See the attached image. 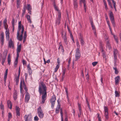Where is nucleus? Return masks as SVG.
<instances>
[{
	"instance_id": "obj_55",
	"label": "nucleus",
	"mask_w": 121,
	"mask_h": 121,
	"mask_svg": "<svg viewBox=\"0 0 121 121\" xmlns=\"http://www.w3.org/2000/svg\"><path fill=\"white\" fill-rule=\"evenodd\" d=\"M111 22L113 26L114 27H115V24L114 21H111Z\"/></svg>"
},
{
	"instance_id": "obj_20",
	"label": "nucleus",
	"mask_w": 121,
	"mask_h": 121,
	"mask_svg": "<svg viewBox=\"0 0 121 121\" xmlns=\"http://www.w3.org/2000/svg\"><path fill=\"white\" fill-rule=\"evenodd\" d=\"M27 69L29 71V75H31L32 73V70L31 68L30 64H28L27 65Z\"/></svg>"
},
{
	"instance_id": "obj_31",
	"label": "nucleus",
	"mask_w": 121,
	"mask_h": 121,
	"mask_svg": "<svg viewBox=\"0 0 121 121\" xmlns=\"http://www.w3.org/2000/svg\"><path fill=\"white\" fill-rule=\"evenodd\" d=\"M113 69L115 70V73L116 74H117L118 73V71L117 69V67H114L113 68Z\"/></svg>"
},
{
	"instance_id": "obj_14",
	"label": "nucleus",
	"mask_w": 121,
	"mask_h": 121,
	"mask_svg": "<svg viewBox=\"0 0 121 121\" xmlns=\"http://www.w3.org/2000/svg\"><path fill=\"white\" fill-rule=\"evenodd\" d=\"M16 115L17 117H18L20 116V109L19 107L16 106Z\"/></svg>"
},
{
	"instance_id": "obj_10",
	"label": "nucleus",
	"mask_w": 121,
	"mask_h": 121,
	"mask_svg": "<svg viewBox=\"0 0 121 121\" xmlns=\"http://www.w3.org/2000/svg\"><path fill=\"white\" fill-rule=\"evenodd\" d=\"M61 14H58V17L56 21V23L57 25H59L60 23L61 20Z\"/></svg>"
},
{
	"instance_id": "obj_18",
	"label": "nucleus",
	"mask_w": 121,
	"mask_h": 121,
	"mask_svg": "<svg viewBox=\"0 0 121 121\" xmlns=\"http://www.w3.org/2000/svg\"><path fill=\"white\" fill-rule=\"evenodd\" d=\"M120 79V77L119 76H117L116 77L115 80V84L116 85L118 84L119 82Z\"/></svg>"
},
{
	"instance_id": "obj_25",
	"label": "nucleus",
	"mask_w": 121,
	"mask_h": 121,
	"mask_svg": "<svg viewBox=\"0 0 121 121\" xmlns=\"http://www.w3.org/2000/svg\"><path fill=\"white\" fill-rule=\"evenodd\" d=\"M18 57H17H17L16 58L14 62V65L15 69L16 68V66L18 64Z\"/></svg>"
},
{
	"instance_id": "obj_52",
	"label": "nucleus",
	"mask_w": 121,
	"mask_h": 121,
	"mask_svg": "<svg viewBox=\"0 0 121 121\" xmlns=\"http://www.w3.org/2000/svg\"><path fill=\"white\" fill-rule=\"evenodd\" d=\"M27 37V33L26 32V31H25L24 33V35L23 36V38L26 39Z\"/></svg>"
},
{
	"instance_id": "obj_30",
	"label": "nucleus",
	"mask_w": 121,
	"mask_h": 121,
	"mask_svg": "<svg viewBox=\"0 0 121 121\" xmlns=\"http://www.w3.org/2000/svg\"><path fill=\"white\" fill-rule=\"evenodd\" d=\"M23 86L24 87V89L25 90V91H26V92L27 93V91L28 89L27 88L26 86L25 85V84L24 82H23Z\"/></svg>"
},
{
	"instance_id": "obj_46",
	"label": "nucleus",
	"mask_w": 121,
	"mask_h": 121,
	"mask_svg": "<svg viewBox=\"0 0 121 121\" xmlns=\"http://www.w3.org/2000/svg\"><path fill=\"white\" fill-rule=\"evenodd\" d=\"M15 19L13 18H12V26H14V23H15Z\"/></svg>"
},
{
	"instance_id": "obj_42",
	"label": "nucleus",
	"mask_w": 121,
	"mask_h": 121,
	"mask_svg": "<svg viewBox=\"0 0 121 121\" xmlns=\"http://www.w3.org/2000/svg\"><path fill=\"white\" fill-rule=\"evenodd\" d=\"M81 2H82L84 4L83 6L85 12L86 11V6L85 3V0L83 1H80Z\"/></svg>"
},
{
	"instance_id": "obj_35",
	"label": "nucleus",
	"mask_w": 121,
	"mask_h": 121,
	"mask_svg": "<svg viewBox=\"0 0 121 121\" xmlns=\"http://www.w3.org/2000/svg\"><path fill=\"white\" fill-rule=\"evenodd\" d=\"M74 9H77L78 6L77 3H73Z\"/></svg>"
},
{
	"instance_id": "obj_34",
	"label": "nucleus",
	"mask_w": 121,
	"mask_h": 121,
	"mask_svg": "<svg viewBox=\"0 0 121 121\" xmlns=\"http://www.w3.org/2000/svg\"><path fill=\"white\" fill-rule=\"evenodd\" d=\"M104 5L105 6V9L106 10H107L108 9V8L107 7V4H106V1L105 0H104Z\"/></svg>"
},
{
	"instance_id": "obj_9",
	"label": "nucleus",
	"mask_w": 121,
	"mask_h": 121,
	"mask_svg": "<svg viewBox=\"0 0 121 121\" xmlns=\"http://www.w3.org/2000/svg\"><path fill=\"white\" fill-rule=\"evenodd\" d=\"M8 42V47L11 48L12 47L14 48V43L11 38L9 39Z\"/></svg>"
},
{
	"instance_id": "obj_26",
	"label": "nucleus",
	"mask_w": 121,
	"mask_h": 121,
	"mask_svg": "<svg viewBox=\"0 0 121 121\" xmlns=\"http://www.w3.org/2000/svg\"><path fill=\"white\" fill-rule=\"evenodd\" d=\"M26 17L27 18L28 21L31 24L32 22L30 19V16L29 15H26Z\"/></svg>"
},
{
	"instance_id": "obj_45",
	"label": "nucleus",
	"mask_w": 121,
	"mask_h": 121,
	"mask_svg": "<svg viewBox=\"0 0 121 121\" xmlns=\"http://www.w3.org/2000/svg\"><path fill=\"white\" fill-rule=\"evenodd\" d=\"M28 115H25L24 116V118L25 121H27L28 118Z\"/></svg>"
},
{
	"instance_id": "obj_64",
	"label": "nucleus",
	"mask_w": 121,
	"mask_h": 121,
	"mask_svg": "<svg viewBox=\"0 0 121 121\" xmlns=\"http://www.w3.org/2000/svg\"><path fill=\"white\" fill-rule=\"evenodd\" d=\"M107 21V23L108 24V26H110V23H109V22L108 21V20H107V21Z\"/></svg>"
},
{
	"instance_id": "obj_47",
	"label": "nucleus",
	"mask_w": 121,
	"mask_h": 121,
	"mask_svg": "<svg viewBox=\"0 0 121 121\" xmlns=\"http://www.w3.org/2000/svg\"><path fill=\"white\" fill-rule=\"evenodd\" d=\"M60 49L61 51H64V49L62 46L61 44L60 43Z\"/></svg>"
},
{
	"instance_id": "obj_33",
	"label": "nucleus",
	"mask_w": 121,
	"mask_h": 121,
	"mask_svg": "<svg viewBox=\"0 0 121 121\" xmlns=\"http://www.w3.org/2000/svg\"><path fill=\"white\" fill-rule=\"evenodd\" d=\"M12 117V115L11 112H9L8 113V120H10Z\"/></svg>"
},
{
	"instance_id": "obj_41",
	"label": "nucleus",
	"mask_w": 121,
	"mask_h": 121,
	"mask_svg": "<svg viewBox=\"0 0 121 121\" xmlns=\"http://www.w3.org/2000/svg\"><path fill=\"white\" fill-rule=\"evenodd\" d=\"M27 9L28 11H31V7L30 4H28L27 5Z\"/></svg>"
},
{
	"instance_id": "obj_21",
	"label": "nucleus",
	"mask_w": 121,
	"mask_h": 121,
	"mask_svg": "<svg viewBox=\"0 0 121 121\" xmlns=\"http://www.w3.org/2000/svg\"><path fill=\"white\" fill-rule=\"evenodd\" d=\"M13 97L14 100H15L17 97V92L16 90L14 91L13 93Z\"/></svg>"
},
{
	"instance_id": "obj_22",
	"label": "nucleus",
	"mask_w": 121,
	"mask_h": 121,
	"mask_svg": "<svg viewBox=\"0 0 121 121\" xmlns=\"http://www.w3.org/2000/svg\"><path fill=\"white\" fill-rule=\"evenodd\" d=\"M7 18H6L4 19L3 22V24L5 29L8 28V26L7 23Z\"/></svg>"
},
{
	"instance_id": "obj_50",
	"label": "nucleus",
	"mask_w": 121,
	"mask_h": 121,
	"mask_svg": "<svg viewBox=\"0 0 121 121\" xmlns=\"http://www.w3.org/2000/svg\"><path fill=\"white\" fill-rule=\"evenodd\" d=\"M5 60V58H3L2 60V65H4V64Z\"/></svg>"
},
{
	"instance_id": "obj_36",
	"label": "nucleus",
	"mask_w": 121,
	"mask_h": 121,
	"mask_svg": "<svg viewBox=\"0 0 121 121\" xmlns=\"http://www.w3.org/2000/svg\"><path fill=\"white\" fill-rule=\"evenodd\" d=\"M115 96L116 97H119L120 96V94L117 91V90H116L115 91Z\"/></svg>"
},
{
	"instance_id": "obj_17",
	"label": "nucleus",
	"mask_w": 121,
	"mask_h": 121,
	"mask_svg": "<svg viewBox=\"0 0 121 121\" xmlns=\"http://www.w3.org/2000/svg\"><path fill=\"white\" fill-rule=\"evenodd\" d=\"M53 4L55 10L58 12V14H61L60 11L59 10L58 8L56 6L55 2H54Z\"/></svg>"
},
{
	"instance_id": "obj_12",
	"label": "nucleus",
	"mask_w": 121,
	"mask_h": 121,
	"mask_svg": "<svg viewBox=\"0 0 121 121\" xmlns=\"http://www.w3.org/2000/svg\"><path fill=\"white\" fill-rule=\"evenodd\" d=\"M30 96L29 94L27 92L26 95L25 97V102L26 103L28 102L29 101L30 99Z\"/></svg>"
},
{
	"instance_id": "obj_15",
	"label": "nucleus",
	"mask_w": 121,
	"mask_h": 121,
	"mask_svg": "<svg viewBox=\"0 0 121 121\" xmlns=\"http://www.w3.org/2000/svg\"><path fill=\"white\" fill-rule=\"evenodd\" d=\"M79 39H80L81 45L82 46L83 45L84 43V41L83 38L81 34L80 35Z\"/></svg>"
},
{
	"instance_id": "obj_58",
	"label": "nucleus",
	"mask_w": 121,
	"mask_h": 121,
	"mask_svg": "<svg viewBox=\"0 0 121 121\" xmlns=\"http://www.w3.org/2000/svg\"><path fill=\"white\" fill-rule=\"evenodd\" d=\"M26 10L25 9V8L23 10V13L22 14V16H24V15L25 13Z\"/></svg>"
},
{
	"instance_id": "obj_63",
	"label": "nucleus",
	"mask_w": 121,
	"mask_h": 121,
	"mask_svg": "<svg viewBox=\"0 0 121 121\" xmlns=\"http://www.w3.org/2000/svg\"><path fill=\"white\" fill-rule=\"evenodd\" d=\"M28 76V74L26 73H25V77L26 80Z\"/></svg>"
},
{
	"instance_id": "obj_11",
	"label": "nucleus",
	"mask_w": 121,
	"mask_h": 121,
	"mask_svg": "<svg viewBox=\"0 0 121 121\" xmlns=\"http://www.w3.org/2000/svg\"><path fill=\"white\" fill-rule=\"evenodd\" d=\"M61 37L64 40H67L66 33L65 32L62 31L61 33Z\"/></svg>"
},
{
	"instance_id": "obj_49",
	"label": "nucleus",
	"mask_w": 121,
	"mask_h": 121,
	"mask_svg": "<svg viewBox=\"0 0 121 121\" xmlns=\"http://www.w3.org/2000/svg\"><path fill=\"white\" fill-rule=\"evenodd\" d=\"M19 80V78H16L15 81L16 82L17 84V85L18 83Z\"/></svg>"
},
{
	"instance_id": "obj_24",
	"label": "nucleus",
	"mask_w": 121,
	"mask_h": 121,
	"mask_svg": "<svg viewBox=\"0 0 121 121\" xmlns=\"http://www.w3.org/2000/svg\"><path fill=\"white\" fill-rule=\"evenodd\" d=\"M7 105L9 108L11 109L12 108V104L10 100H8L7 102Z\"/></svg>"
},
{
	"instance_id": "obj_62",
	"label": "nucleus",
	"mask_w": 121,
	"mask_h": 121,
	"mask_svg": "<svg viewBox=\"0 0 121 121\" xmlns=\"http://www.w3.org/2000/svg\"><path fill=\"white\" fill-rule=\"evenodd\" d=\"M62 74H65L66 72V70L65 69H64L62 70Z\"/></svg>"
},
{
	"instance_id": "obj_32",
	"label": "nucleus",
	"mask_w": 121,
	"mask_h": 121,
	"mask_svg": "<svg viewBox=\"0 0 121 121\" xmlns=\"http://www.w3.org/2000/svg\"><path fill=\"white\" fill-rule=\"evenodd\" d=\"M60 106L59 105L58 107H57L56 109L55 112L57 114L59 113V109L60 107Z\"/></svg>"
},
{
	"instance_id": "obj_2",
	"label": "nucleus",
	"mask_w": 121,
	"mask_h": 121,
	"mask_svg": "<svg viewBox=\"0 0 121 121\" xmlns=\"http://www.w3.org/2000/svg\"><path fill=\"white\" fill-rule=\"evenodd\" d=\"M24 30L23 25L22 26L21 22L19 21L18 23V27L17 34V38L20 41L22 40V35Z\"/></svg>"
},
{
	"instance_id": "obj_40",
	"label": "nucleus",
	"mask_w": 121,
	"mask_h": 121,
	"mask_svg": "<svg viewBox=\"0 0 121 121\" xmlns=\"http://www.w3.org/2000/svg\"><path fill=\"white\" fill-rule=\"evenodd\" d=\"M113 37L115 40L116 42L117 43H118V38L115 35H114Z\"/></svg>"
},
{
	"instance_id": "obj_23",
	"label": "nucleus",
	"mask_w": 121,
	"mask_h": 121,
	"mask_svg": "<svg viewBox=\"0 0 121 121\" xmlns=\"http://www.w3.org/2000/svg\"><path fill=\"white\" fill-rule=\"evenodd\" d=\"M106 44L107 48H108L109 50L111 49V47L110 45L109 40H107L106 41Z\"/></svg>"
},
{
	"instance_id": "obj_44",
	"label": "nucleus",
	"mask_w": 121,
	"mask_h": 121,
	"mask_svg": "<svg viewBox=\"0 0 121 121\" xmlns=\"http://www.w3.org/2000/svg\"><path fill=\"white\" fill-rule=\"evenodd\" d=\"M108 2V3L110 7L111 8H113V7L112 6V4L110 0H107Z\"/></svg>"
},
{
	"instance_id": "obj_8",
	"label": "nucleus",
	"mask_w": 121,
	"mask_h": 121,
	"mask_svg": "<svg viewBox=\"0 0 121 121\" xmlns=\"http://www.w3.org/2000/svg\"><path fill=\"white\" fill-rule=\"evenodd\" d=\"M0 43L1 46H2L4 43V33L3 32L1 33L0 35Z\"/></svg>"
},
{
	"instance_id": "obj_56",
	"label": "nucleus",
	"mask_w": 121,
	"mask_h": 121,
	"mask_svg": "<svg viewBox=\"0 0 121 121\" xmlns=\"http://www.w3.org/2000/svg\"><path fill=\"white\" fill-rule=\"evenodd\" d=\"M97 62H94L92 63V64L94 66L97 64Z\"/></svg>"
},
{
	"instance_id": "obj_28",
	"label": "nucleus",
	"mask_w": 121,
	"mask_h": 121,
	"mask_svg": "<svg viewBox=\"0 0 121 121\" xmlns=\"http://www.w3.org/2000/svg\"><path fill=\"white\" fill-rule=\"evenodd\" d=\"M60 113L61 118V121H63V115L62 114V109L61 108L60 109Z\"/></svg>"
},
{
	"instance_id": "obj_5",
	"label": "nucleus",
	"mask_w": 121,
	"mask_h": 121,
	"mask_svg": "<svg viewBox=\"0 0 121 121\" xmlns=\"http://www.w3.org/2000/svg\"><path fill=\"white\" fill-rule=\"evenodd\" d=\"M56 100V96L54 95L52 96L50 100V102L51 104V107L52 108H54Z\"/></svg>"
},
{
	"instance_id": "obj_19",
	"label": "nucleus",
	"mask_w": 121,
	"mask_h": 121,
	"mask_svg": "<svg viewBox=\"0 0 121 121\" xmlns=\"http://www.w3.org/2000/svg\"><path fill=\"white\" fill-rule=\"evenodd\" d=\"M109 16L111 21H114V18L113 13L111 12L109 14Z\"/></svg>"
},
{
	"instance_id": "obj_6",
	"label": "nucleus",
	"mask_w": 121,
	"mask_h": 121,
	"mask_svg": "<svg viewBox=\"0 0 121 121\" xmlns=\"http://www.w3.org/2000/svg\"><path fill=\"white\" fill-rule=\"evenodd\" d=\"M104 115L106 119L108 120V108L107 106H104Z\"/></svg>"
},
{
	"instance_id": "obj_3",
	"label": "nucleus",
	"mask_w": 121,
	"mask_h": 121,
	"mask_svg": "<svg viewBox=\"0 0 121 121\" xmlns=\"http://www.w3.org/2000/svg\"><path fill=\"white\" fill-rule=\"evenodd\" d=\"M37 113L38 116L40 118H43L44 114L40 106L38 108Z\"/></svg>"
},
{
	"instance_id": "obj_59",
	"label": "nucleus",
	"mask_w": 121,
	"mask_h": 121,
	"mask_svg": "<svg viewBox=\"0 0 121 121\" xmlns=\"http://www.w3.org/2000/svg\"><path fill=\"white\" fill-rule=\"evenodd\" d=\"M113 7H114V8L115 9V11H116L117 9H116V7L115 6L116 3L113 4Z\"/></svg>"
},
{
	"instance_id": "obj_53",
	"label": "nucleus",
	"mask_w": 121,
	"mask_h": 121,
	"mask_svg": "<svg viewBox=\"0 0 121 121\" xmlns=\"http://www.w3.org/2000/svg\"><path fill=\"white\" fill-rule=\"evenodd\" d=\"M34 120L35 121H38L39 120V118L37 116H36L34 118Z\"/></svg>"
},
{
	"instance_id": "obj_4",
	"label": "nucleus",
	"mask_w": 121,
	"mask_h": 121,
	"mask_svg": "<svg viewBox=\"0 0 121 121\" xmlns=\"http://www.w3.org/2000/svg\"><path fill=\"white\" fill-rule=\"evenodd\" d=\"M81 53L80 51L78 48H77L76 50L75 53V61H77L80 57Z\"/></svg>"
},
{
	"instance_id": "obj_48",
	"label": "nucleus",
	"mask_w": 121,
	"mask_h": 121,
	"mask_svg": "<svg viewBox=\"0 0 121 121\" xmlns=\"http://www.w3.org/2000/svg\"><path fill=\"white\" fill-rule=\"evenodd\" d=\"M114 65L115 67H116L117 66L116 63L117 62V59H114Z\"/></svg>"
},
{
	"instance_id": "obj_37",
	"label": "nucleus",
	"mask_w": 121,
	"mask_h": 121,
	"mask_svg": "<svg viewBox=\"0 0 121 121\" xmlns=\"http://www.w3.org/2000/svg\"><path fill=\"white\" fill-rule=\"evenodd\" d=\"M91 25L92 28V30L94 31H95V26L94 25V23H92L91 24Z\"/></svg>"
},
{
	"instance_id": "obj_43",
	"label": "nucleus",
	"mask_w": 121,
	"mask_h": 121,
	"mask_svg": "<svg viewBox=\"0 0 121 121\" xmlns=\"http://www.w3.org/2000/svg\"><path fill=\"white\" fill-rule=\"evenodd\" d=\"M76 45L77 47V48H78V49H79V48H80V45L78 40H77L76 41Z\"/></svg>"
},
{
	"instance_id": "obj_39",
	"label": "nucleus",
	"mask_w": 121,
	"mask_h": 121,
	"mask_svg": "<svg viewBox=\"0 0 121 121\" xmlns=\"http://www.w3.org/2000/svg\"><path fill=\"white\" fill-rule=\"evenodd\" d=\"M60 65H57L56 66L55 69V72H56L57 71Z\"/></svg>"
},
{
	"instance_id": "obj_54",
	"label": "nucleus",
	"mask_w": 121,
	"mask_h": 121,
	"mask_svg": "<svg viewBox=\"0 0 121 121\" xmlns=\"http://www.w3.org/2000/svg\"><path fill=\"white\" fill-rule=\"evenodd\" d=\"M89 20L90 22V23L91 24L93 23L92 19L91 17H90L89 18Z\"/></svg>"
},
{
	"instance_id": "obj_27",
	"label": "nucleus",
	"mask_w": 121,
	"mask_h": 121,
	"mask_svg": "<svg viewBox=\"0 0 121 121\" xmlns=\"http://www.w3.org/2000/svg\"><path fill=\"white\" fill-rule=\"evenodd\" d=\"M11 57L9 54L8 55V63L9 65H10L11 63Z\"/></svg>"
},
{
	"instance_id": "obj_29",
	"label": "nucleus",
	"mask_w": 121,
	"mask_h": 121,
	"mask_svg": "<svg viewBox=\"0 0 121 121\" xmlns=\"http://www.w3.org/2000/svg\"><path fill=\"white\" fill-rule=\"evenodd\" d=\"M20 0H17V8L19 7V5L20 3Z\"/></svg>"
},
{
	"instance_id": "obj_16",
	"label": "nucleus",
	"mask_w": 121,
	"mask_h": 121,
	"mask_svg": "<svg viewBox=\"0 0 121 121\" xmlns=\"http://www.w3.org/2000/svg\"><path fill=\"white\" fill-rule=\"evenodd\" d=\"M21 49V44L18 45L17 48V57L19 56V53L20 52Z\"/></svg>"
},
{
	"instance_id": "obj_57",
	"label": "nucleus",
	"mask_w": 121,
	"mask_h": 121,
	"mask_svg": "<svg viewBox=\"0 0 121 121\" xmlns=\"http://www.w3.org/2000/svg\"><path fill=\"white\" fill-rule=\"evenodd\" d=\"M79 110V114L80 115H81L82 114V111L81 110V108H78Z\"/></svg>"
},
{
	"instance_id": "obj_38",
	"label": "nucleus",
	"mask_w": 121,
	"mask_h": 121,
	"mask_svg": "<svg viewBox=\"0 0 121 121\" xmlns=\"http://www.w3.org/2000/svg\"><path fill=\"white\" fill-rule=\"evenodd\" d=\"M20 92L21 93H22V81H21L20 83Z\"/></svg>"
},
{
	"instance_id": "obj_61",
	"label": "nucleus",
	"mask_w": 121,
	"mask_h": 121,
	"mask_svg": "<svg viewBox=\"0 0 121 121\" xmlns=\"http://www.w3.org/2000/svg\"><path fill=\"white\" fill-rule=\"evenodd\" d=\"M22 62L23 64V65H24L25 64H26V61L24 60H22Z\"/></svg>"
},
{
	"instance_id": "obj_51",
	"label": "nucleus",
	"mask_w": 121,
	"mask_h": 121,
	"mask_svg": "<svg viewBox=\"0 0 121 121\" xmlns=\"http://www.w3.org/2000/svg\"><path fill=\"white\" fill-rule=\"evenodd\" d=\"M0 108L1 109L3 110H4V106L2 102H1L0 105Z\"/></svg>"
},
{
	"instance_id": "obj_1",
	"label": "nucleus",
	"mask_w": 121,
	"mask_h": 121,
	"mask_svg": "<svg viewBox=\"0 0 121 121\" xmlns=\"http://www.w3.org/2000/svg\"><path fill=\"white\" fill-rule=\"evenodd\" d=\"M47 88L46 85L43 82H41L39 85L38 91L40 95L42 94V101L41 102V104H43L45 102L46 99Z\"/></svg>"
},
{
	"instance_id": "obj_7",
	"label": "nucleus",
	"mask_w": 121,
	"mask_h": 121,
	"mask_svg": "<svg viewBox=\"0 0 121 121\" xmlns=\"http://www.w3.org/2000/svg\"><path fill=\"white\" fill-rule=\"evenodd\" d=\"M5 29L6 30L5 32L6 39L7 41H9V30L8 28H5Z\"/></svg>"
},
{
	"instance_id": "obj_13",
	"label": "nucleus",
	"mask_w": 121,
	"mask_h": 121,
	"mask_svg": "<svg viewBox=\"0 0 121 121\" xmlns=\"http://www.w3.org/2000/svg\"><path fill=\"white\" fill-rule=\"evenodd\" d=\"M118 53V50L116 49H114L113 56L114 59H117V55Z\"/></svg>"
},
{
	"instance_id": "obj_60",
	"label": "nucleus",
	"mask_w": 121,
	"mask_h": 121,
	"mask_svg": "<svg viewBox=\"0 0 121 121\" xmlns=\"http://www.w3.org/2000/svg\"><path fill=\"white\" fill-rule=\"evenodd\" d=\"M66 114V112H65ZM66 117H65V121H68V118H67V114H66Z\"/></svg>"
}]
</instances>
